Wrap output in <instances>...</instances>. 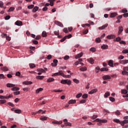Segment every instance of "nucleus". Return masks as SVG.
Instances as JSON below:
<instances>
[{"label":"nucleus","instance_id":"bb28decb","mask_svg":"<svg viewBox=\"0 0 128 128\" xmlns=\"http://www.w3.org/2000/svg\"><path fill=\"white\" fill-rule=\"evenodd\" d=\"M121 93L123 94H128V90H121Z\"/></svg>","mask_w":128,"mask_h":128},{"label":"nucleus","instance_id":"2f4dec72","mask_svg":"<svg viewBox=\"0 0 128 128\" xmlns=\"http://www.w3.org/2000/svg\"><path fill=\"white\" fill-rule=\"evenodd\" d=\"M14 112L16 114H22V110H14Z\"/></svg>","mask_w":128,"mask_h":128},{"label":"nucleus","instance_id":"393cba45","mask_svg":"<svg viewBox=\"0 0 128 128\" xmlns=\"http://www.w3.org/2000/svg\"><path fill=\"white\" fill-rule=\"evenodd\" d=\"M44 90V88H39L36 90V94H39L40 92Z\"/></svg>","mask_w":128,"mask_h":128},{"label":"nucleus","instance_id":"603ef678","mask_svg":"<svg viewBox=\"0 0 128 128\" xmlns=\"http://www.w3.org/2000/svg\"><path fill=\"white\" fill-rule=\"evenodd\" d=\"M96 42L100 43V42H102V40H100V38H96Z\"/></svg>","mask_w":128,"mask_h":128},{"label":"nucleus","instance_id":"052dcab7","mask_svg":"<svg viewBox=\"0 0 128 128\" xmlns=\"http://www.w3.org/2000/svg\"><path fill=\"white\" fill-rule=\"evenodd\" d=\"M86 102V100H82L80 101V104H84Z\"/></svg>","mask_w":128,"mask_h":128},{"label":"nucleus","instance_id":"09e8293b","mask_svg":"<svg viewBox=\"0 0 128 128\" xmlns=\"http://www.w3.org/2000/svg\"><path fill=\"white\" fill-rule=\"evenodd\" d=\"M109 98H110V102H114L116 100V99H114V98L112 97H110Z\"/></svg>","mask_w":128,"mask_h":128},{"label":"nucleus","instance_id":"bf43d9fd","mask_svg":"<svg viewBox=\"0 0 128 128\" xmlns=\"http://www.w3.org/2000/svg\"><path fill=\"white\" fill-rule=\"evenodd\" d=\"M96 118H98V115H94L91 118L92 120H96Z\"/></svg>","mask_w":128,"mask_h":128},{"label":"nucleus","instance_id":"338daca9","mask_svg":"<svg viewBox=\"0 0 128 128\" xmlns=\"http://www.w3.org/2000/svg\"><path fill=\"white\" fill-rule=\"evenodd\" d=\"M123 70H124L125 72H126V70L128 71V67L126 66L123 68Z\"/></svg>","mask_w":128,"mask_h":128},{"label":"nucleus","instance_id":"79ce46f5","mask_svg":"<svg viewBox=\"0 0 128 128\" xmlns=\"http://www.w3.org/2000/svg\"><path fill=\"white\" fill-rule=\"evenodd\" d=\"M122 12H123V14H126L128 12V10H126V8L122 9Z\"/></svg>","mask_w":128,"mask_h":128},{"label":"nucleus","instance_id":"0eeeda50","mask_svg":"<svg viewBox=\"0 0 128 128\" xmlns=\"http://www.w3.org/2000/svg\"><path fill=\"white\" fill-rule=\"evenodd\" d=\"M55 24H57V26H60L61 28H64V24H62V22L58 21V20H55Z\"/></svg>","mask_w":128,"mask_h":128},{"label":"nucleus","instance_id":"c9c22d12","mask_svg":"<svg viewBox=\"0 0 128 128\" xmlns=\"http://www.w3.org/2000/svg\"><path fill=\"white\" fill-rule=\"evenodd\" d=\"M6 100H0V104H6Z\"/></svg>","mask_w":128,"mask_h":128},{"label":"nucleus","instance_id":"a211bd4d","mask_svg":"<svg viewBox=\"0 0 128 128\" xmlns=\"http://www.w3.org/2000/svg\"><path fill=\"white\" fill-rule=\"evenodd\" d=\"M32 84V82H30V81H24V82H23V84Z\"/></svg>","mask_w":128,"mask_h":128},{"label":"nucleus","instance_id":"ddd939ff","mask_svg":"<svg viewBox=\"0 0 128 128\" xmlns=\"http://www.w3.org/2000/svg\"><path fill=\"white\" fill-rule=\"evenodd\" d=\"M108 66H111L112 68H114V60H110L108 62Z\"/></svg>","mask_w":128,"mask_h":128},{"label":"nucleus","instance_id":"9b49d317","mask_svg":"<svg viewBox=\"0 0 128 128\" xmlns=\"http://www.w3.org/2000/svg\"><path fill=\"white\" fill-rule=\"evenodd\" d=\"M52 124H62V121H53L52 122Z\"/></svg>","mask_w":128,"mask_h":128},{"label":"nucleus","instance_id":"6e6d98bb","mask_svg":"<svg viewBox=\"0 0 128 128\" xmlns=\"http://www.w3.org/2000/svg\"><path fill=\"white\" fill-rule=\"evenodd\" d=\"M88 94H84L82 95V98H88Z\"/></svg>","mask_w":128,"mask_h":128},{"label":"nucleus","instance_id":"473e14b6","mask_svg":"<svg viewBox=\"0 0 128 128\" xmlns=\"http://www.w3.org/2000/svg\"><path fill=\"white\" fill-rule=\"evenodd\" d=\"M122 74H123V76H128V72L126 71L123 70L122 72Z\"/></svg>","mask_w":128,"mask_h":128},{"label":"nucleus","instance_id":"a18cd8bd","mask_svg":"<svg viewBox=\"0 0 128 128\" xmlns=\"http://www.w3.org/2000/svg\"><path fill=\"white\" fill-rule=\"evenodd\" d=\"M124 56L122 55H120L119 56V57H118V60H124Z\"/></svg>","mask_w":128,"mask_h":128},{"label":"nucleus","instance_id":"aec40b11","mask_svg":"<svg viewBox=\"0 0 128 128\" xmlns=\"http://www.w3.org/2000/svg\"><path fill=\"white\" fill-rule=\"evenodd\" d=\"M16 85L14 84H6V86L7 88H14Z\"/></svg>","mask_w":128,"mask_h":128},{"label":"nucleus","instance_id":"7ed1b4c3","mask_svg":"<svg viewBox=\"0 0 128 128\" xmlns=\"http://www.w3.org/2000/svg\"><path fill=\"white\" fill-rule=\"evenodd\" d=\"M100 122L101 124H106V122H108V120H100V118H97L96 120H94V122Z\"/></svg>","mask_w":128,"mask_h":128},{"label":"nucleus","instance_id":"dca6fc26","mask_svg":"<svg viewBox=\"0 0 128 128\" xmlns=\"http://www.w3.org/2000/svg\"><path fill=\"white\" fill-rule=\"evenodd\" d=\"M107 38L108 40H111V38H116V36L114 34L108 35L107 36Z\"/></svg>","mask_w":128,"mask_h":128},{"label":"nucleus","instance_id":"58836bf2","mask_svg":"<svg viewBox=\"0 0 128 128\" xmlns=\"http://www.w3.org/2000/svg\"><path fill=\"white\" fill-rule=\"evenodd\" d=\"M12 90H20V88L14 87L12 88Z\"/></svg>","mask_w":128,"mask_h":128},{"label":"nucleus","instance_id":"4be33fe9","mask_svg":"<svg viewBox=\"0 0 128 128\" xmlns=\"http://www.w3.org/2000/svg\"><path fill=\"white\" fill-rule=\"evenodd\" d=\"M76 100H69L68 104H76Z\"/></svg>","mask_w":128,"mask_h":128},{"label":"nucleus","instance_id":"a878e982","mask_svg":"<svg viewBox=\"0 0 128 128\" xmlns=\"http://www.w3.org/2000/svg\"><path fill=\"white\" fill-rule=\"evenodd\" d=\"M44 76H38L36 77V79L37 80H44Z\"/></svg>","mask_w":128,"mask_h":128},{"label":"nucleus","instance_id":"f3484780","mask_svg":"<svg viewBox=\"0 0 128 128\" xmlns=\"http://www.w3.org/2000/svg\"><path fill=\"white\" fill-rule=\"evenodd\" d=\"M0 69L2 70H3V72H8V68L6 66L2 67Z\"/></svg>","mask_w":128,"mask_h":128},{"label":"nucleus","instance_id":"9d476101","mask_svg":"<svg viewBox=\"0 0 128 128\" xmlns=\"http://www.w3.org/2000/svg\"><path fill=\"white\" fill-rule=\"evenodd\" d=\"M108 24H106L103 25L102 26L99 27L98 30H104L106 28H108Z\"/></svg>","mask_w":128,"mask_h":128},{"label":"nucleus","instance_id":"e2e57ef3","mask_svg":"<svg viewBox=\"0 0 128 128\" xmlns=\"http://www.w3.org/2000/svg\"><path fill=\"white\" fill-rule=\"evenodd\" d=\"M120 40H122L120 37H118L116 38V42H120Z\"/></svg>","mask_w":128,"mask_h":128},{"label":"nucleus","instance_id":"2eb2a0df","mask_svg":"<svg viewBox=\"0 0 128 128\" xmlns=\"http://www.w3.org/2000/svg\"><path fill=\"white\" fill-rule=\"evenodd\" d=\"M101 48L102 50H108V46L104 44L101 46Z\"/></svg>","mask_w":128,"mask_h":128},{"label":"nucleus","instance_id":"a19ab883","mask_svg":"<svg viewBox=\"0 0 128 128\" xmlns=\"http://www.w3.org/2000/svg\"><path fill=\"white\" fill-rule=\"evenodd\" d=\"M53 62L54 64V66H56L58 61L57 60H54Z\"/></svg>","mask_w":128,"mask_h":128},{"label":"nucleus","instance_id":"680f3d73","mask_svg":"<svg viewBox=\"0 0 128 128\" xmlns=\"http://www.w3.org/2000/svg\"><path fill=\"white\" fill-rule=\"evenodd\" d=\"M122 54H128V50H124L122 52Z\"/></svg>","mask_w":128,"mask_h":128},{"label":"nucleus","instance_id":"c756f323","mask_svg":"<svg viewBox=\"0 0 128 128\" xmlns=\"http://www.w3.org/2000/svg\"><path fill=\"white\" fill-rule=\"evenodd\" d=\"M56 0H49V2H50V5L51 6H54V2Z\"/></svg>","mask_w":128,"mask_h":128},{"label":"nucleus","instance_id":"cd10ccee","mask_svg":"<svg viewBox=\"0 0 128 128\" xmlns=\"http://www.w3.org/2000/svg\"><path fill=\"white\" fill-rule=\"evenodd\" d=\"M14 7H10L9 10H8V12H14Z\"/></svg>","mask_w":128,"mask_h":128},{"label":"nucleus","instance_id":"ea45409f","mask_svg":"<svg viewBox=\"0 0 128 128\" xmlns=\"http://www.w3.org/2000/svg\"><path fill=\"white\" fill-rule=\"evenodd\" d=\"M34 5L31 4L30 6H28V8L29 10H31L32 8H34Z\"/></svg>","mask_w":128,"mask_h":128},{"label":"nucleus","instance_id":"de8ad7c7","mask_svg":"<svg viewBox=\"0 0 128 128\" xmlns=\"http://www.w3.org/2000/svg\"><path fill=\"white\" fill-rule=\"evenodd\" d=\"M104 98H108V96H110V92H106L105 93L104 95Z\"/></svg>","mask_w":128,"mask_h":128},{"label":"nucleus","instance_id":"423d86ee","mask_svg":"<svg viewBox=\"0 0 128 128\" xmlns=\"http://www.w3.org/2000/svg\"><path fill=\"white\" fill-rule=\"evenodd\" d=\"M119 62L121 64H128V60H120Z\"/></svg>","mask_w":128,"mask_h":128},{"label":"nucleus","instance_id":"3c124183","mask_svg":"<svg viewBox=\"0 0 128 128\" xmlns=\"http://www.w3.org/2000/svg\"><path fill=\"white\" fill-rule=\"evenodd\" d=\"M63 32H65V34H68V30L67 28H64L63 29Z\"/></svg>","mask_w":128,"mask_h":128},{"label":"nucleus","instance_id":"f704fd0d","mask_svg":"<svg viewBox=\"0 0 128 128\" xmlns=\"http://www.w3.org/2000/svg\"><path fill=\"white\" fill-rule=\"evenodd\" d=\"M40 120H48V117H46V116H42V117L40 118Z\"/></svg>","mask_w":128,"mask_h":128},{"label":"nucleus","instance_id":"c03bdc74","mask_svg":"<svg viewBox=\"0 0 128 128\" xmlns=\"http://www.w3.org/2000/svg\"><path fill=\"white\" fill-rule=\"evenodd\" d=\"M14 96H18V94H20V91L14 92Z\"/></svg>","mask_w":128,"mask_h":128},{"label":"nucleus","instance_id":"c85d7f7f","mask_svg":"<svg viewBox=\"0 0 128 128\" xmlns=\"http://www.w3.org/2000/svg\"><path fill=\"white\" fill-rule=\"evenodd\" d=\"M47 36L46 32V31H43L42 32V36H43V38H46Z\"/></svg>","mask_w":128,"mask_h":128},{"label":"nucleus","instance_id":"8fccbe9b","mask_svg":"<svg viewBox=\"0 0 128 128\" xmlns=\"http://www.w3.org/2000/svg\"><path fill=\"white\" fill-rule=\"evenodd\" d=\"M96 48H90V51L92 52H96Z\"/></svg>","mask_w":128,"mask_h":128},{"label":"nucleus","instance_id":"4c0bfd02","mask_svg":"<svg viewBox=\"0 0 128 128\" xmlns=\"http://www.w3.org/2000/svg\"><path fill=\"white\" fill-rule=\"evenodd\" d=\"M108 68H102L100 69L101 72H108Z\"/></svg>","mask_w":128,"mask_h":128},{"label":"nucleus","instance_id":"f257e3e1","mask_svg":"<svg viewBox=\"0 0 128 128\" xmlns=\"http://www.w3.org/2000/svg\"><path fill=\"white\" fill-rule=\"evenodd\" d=\"M112 78H116V75L114 74L110 76L109 75H105L102 76V78L104 80H110Z\"/></svg>","mask_w":128,"mask_h":128},{"label":"nucleus","instance_id":"6ab92c4d","mask_svg":"<svg viewBox=\"0 0 128 128\" xmlns=\"http://www.w3.org/2000/svg\"><path fill=\"white\" fill-rule=\"evenodd\" d=\"M124 124H128V120H124V121L122 122H120V124L122 126H124Z\"/></svg>","mask_w":128,"mask_h":128},{"label":"nucleus","instance_id":"b1692460","mask_svg":"<svg viewBox=\"0 0 128 128\" xmlns=\"http://www.w3.org/2000/svg\"><path fill=\"white\" fill-rule=\"evenodd\" d=\"M113 121L114 122H116V124H120V120L118 119H117V118H115V119H114L113 120Z\"/></svg>","mask_w":128,"mask_h":128},{"label":"nucleus","instance_id":"f8f14e48","mask_svg":"<svg viewBox=\"0 0 128 128\" xmlns=\"http://www.w3.org/2000/svg\"><path fill=\"white\" fill-rule=\"evenodd\" d=\"M83 54H84V53L80 52L75 56V58L76 59L80 58H82V56Z\"/></svg>","mask_w":128,"mask_h":128},{"label":"nucleus","instance_id":"72a5a7b5","mask_svg":"<svg viewBox=\"0 0 128 128\" xmlns=\"http://www.w3.org/2000/svg\"><path fill=\"white\" fill-rule=\"evenodd\" d=\"M30 68H36V64H29Z\"/></svg>","mask_w":128,"mask_h":128},{"label":"nucleus","instance_id":"37998d69","mask_svg":"<svg viewBox=\"0 0 128 128\" xmlns=\"http://www.w3.org/2000/svg\"><path fill=\"white\" fill-rule=\"evenodd\" d=\"M65 124H66V126H72V123L70 122H66Z\"/></svg>","mask_w":128,"mask_h":128},{"label":"nucleus","instance_id":"49530a36","mask_svg":"<svg viewBox=\"0 0 128 128\" xmlns=\"http://www.w3.org/2000/svg\"><path fill=\"white\" fill-rule=\"evenodd\" d=\"M8 106H12V108H14V104L10 102H8Z\"/></svg>","mask_w":128,"mask_h":128},{"label":"nucleus","instance_id":"e433bc0d","mask_svg":"<svg viewBox=\"0 0 128 128\" xmlns=\"http://www.w3.org/2000/svg\"><path fill=\"white\" fill-rule=\"evenodd\" d=\"M82 96V92H80L76 96V98H80V96Z\"/></svg>","mask_w":128,"mask_h":128},{"label":"nucleus","instance_id":"1a4fd4ad","mask_svg":"<svg viewBox=\"0 0 128 128\" xmlns=\"http://www.w3.org/2000/svg\"><path fill=\"white\" fill-rule=\"evenodd\" d=\"M98 92V89L96 88H94L91 91L88 92L89 94H94Z\"/></svg>","mask_w":128,"mask_h":128},{"label":"nucleus","instance_id":"5fc2aeb1","mask_svg":"<svg viewBox=\"0 0 128 128\" xmlns=\"http://www.w3.org/2000/svg\"><path fill=\"white\" fill-rule=\"evenodd\" d=\"M115 114L116 116H120V110H118L117 111H116L115 112Z\"/></svg>","mask_w":128,"mask_h":128},{"label":"nucleus","instance_id":"774afa93","mask_svg":"<svg viewBox=\"0 0 128 128\" xmlns=\"http://www.w3.org/2000/svg\"><path fill=\"white\" fill-rule=\"evenodd\" d=\"M47 60H50V58H52V55L49 54L47 56L46 58Z\"/></svg>","mask_w":128,"mask_h":128},{"label":"nucleus","instance_id":"6e6552de","mask_svg":"<svg viewBox=\"0 0 128 128\" xmlns=\"http://www.w3.org/2000/svg\"><path fill=\"white\" fill-rule=\"evenodd\" d=\"M15 24L18 26H22V21L17 20Z\"/></svg>","mask_w":128,"mask_h":128},{"label":"nucleus","instance_id":"5701e85b","mask_svg":"<svg viewBox=\"0 0 128 128\" xmlns=\"http://www.w3.org/2000/svg\"><path fill=\"white\" fill-rule=\"evenodd\" d=\"M118 16V14L116 13H111L110 17V18H116Z\"/></svg>","mask_w":128,"mask_h":128},{"label":"nucleus","instance_id":"4468645a","mask_svg":"<svg viewBox=\"0 0 128 128\" xmlns=\"http://www.w3.org/2000/svg\"><path fill=\"white\" fill-rule=\"evenodd\" d=\"M88 62H90L92 64H94V60L92 59V58H88Z\"/></svg>","mask_w":128,"mask_h":128},{"label":"nucleus","instance_id":"69168bd1","mask_svg":"<svg viewBox=\"0 0 128 128\" xmlns=\"http://www.w3.org/2000/svg\"><path fill=\"white\" fill-rule=\"evenodd\" d=\"M88 32V30L86 29L84 31L83 34H86Z\"/></svg>","mask_w":128,"mask_h":128},{"label":"nucleus","instance_id":"7c9ffc66","mask_svg":"<svg viewBox=\"0 0 128 128\" xmlns=\"http://www.w3.org/2000/svg\"><path fill=\"white\" fill-rule=\"evenodd\" d=\"M80 70H81V72H86V67H82L80 68Z\"/></svg>","mask_w":128,"mask_h":128},{"label":"nucleus","instance_id":"13d9d810","mask_svg":"<svg viewBox=\"0 0 128 128\" xmlns=\"http://www.w3.org/2000/svg\"><path fill=\"white\" fill-rule=\"evenodd\" d=\"M68 58H70V56H66L64 57V60H68Z\"/></svg>","mask_w":128,"mask_h":128},{"label":"nucleus","instance_id":"412c9836","mask_svg":"<svg viewBox=\"0 0 128 128\" xmlns=\"http://www.w3.org/2000/svg\"><path fill=\"white\" fill-rule=\"evenodd\" d=\"M38 10V7L37 6H36L32 10V12H36Z\"/></svg>","mask_w":128,"mask_h":128},{"label":"nucleus","instance_id":"f03ea898","mask_svg":"<svg viewBox=\"0 0 128 128\" xmlns=\"http://www.w3.org/2000/svg\"><path fill=\"white\" fill-rule=\"evenodd\" d=\"M64 76V77L66 76V75L64 74L62 71H59V72H58L52 75V76Z\"/></svg>","mask_w":128,"mask_h":128},{"label":"nucleus","instance_id":"39448f33","mask_svg":"<svg viewBox=\"0 0 128 128\" xmlns=\"http://www.w3.org/2000/svg\"><path fill=\"white\" fill-rule=\"evenodd\" d=\"M124 32V27L122 26H120L118 27V35L120 36L122 32Z\"/></svg>","mask_w":128,"mask_h":128},{"label":"nucleus","instance_id":"864d4df0","mask_svg":"<svg viewBox=\"0 0 128 128\" xmlns=\"http://www.w3.org/2000/svg\"><path fill=\"white\" fill-rule=\"evenodd\" d=\"M38 72H46V70L42 69V68H40L38 69Z\"/></svg>","mask_w":128,"mask_h":128},{"label":"nucleus","instance_id":"4d7b16f0","mask_svg":"<svg viewBox=\"0 0 128 128\" xmlns=\"http://www.w3.org/2000/svg\"><path fill=\"white\" fill-rule=\"evenodd\" d=\"M10 16H6L4 18L6 20H10Z\"/></svg>","mask_w":128,"mask_h":128},{"label":"nucleus","instance_id":"20e7f679","mask_svg":"<svg viewBox=\"0 0 128 128\" xmlns=\"http://www.w3.org/2000/svg\"><path fill=\"white\" fill-rule=\"evenodd\" d=\"M60 82L63 84H67L70 85L72 84V82L70 80H61Z\"/></svg>","mask_w":128,"mask_h":128},{"label":"nucleus","instance_id":"0e129e2a","mask_svg":"<svg viewBox=\"0 0 128 128\" xmlns=\"http://www.w3.org/2000/svg\"><path fill=\"white\" fill-rule=\"evenodd\" d=\"M122 16L124 18H128V13H124V14H122Z\"/></svg>","mask_w":128,"mask_h":128}]
</instances>
